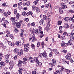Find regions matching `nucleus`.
I'll return each mask as SVG.
<instances>
[{"instance_id":"c756f323","label":"nucleus","mask_w":74,"mask_h":74,"mask_svg":"<svg viewBox=\"0 0 74 74\" xmlns=\"http://www.w3.org/2000/svg\"><path fill=\"white\" fill-rule=\"evenodd\" d=\"M62 8L63 9H64V8H67V5H63L62 6Z\"/></svg>"},{"instance_id":"aec40b11","label":"nucleus","mask_w":74,"mask_h":74,"mask_svg":"<svg viewBox=\"0 0 74 74\" xmlns=\"http://www.w3.org/2000/svg\"><path fill=\"white\" fill-rule=\"evenodd\" d=\"M43 56L44 57H46L47 56V53H46V51H45L43 52Z\"/></svg>"},{"instance_id":"052dcab7","label":"nucleus","mask_w":74,"mask_h":74,"mask_svg":"<svg viewBox=\"0 0 74 74\" xmlns=\"http://www.w3.org/2000/svg\"><path fill=\"white\" fill-rule=\"evenodd\" d=\"M64 21H68L69 20V18L67 17H66L64 18Z\"/></svg>"},{"instance_id":"c03bdc74","label":"nucleus","mask_w":74,"mask_h":74,"mask_svg":"<svg viewBox=\"0 0 74 74\" xmlns=\"http://www.w3.org/2000/svg\"><path fill=\"white\" fill-rule=\"evenodd\" d=\"M62 52H64V53H66V52H67V50H62Z\"/></svg>"},{"instance_id":"f704fd0d","label":"nucleus","mask_w":74,"mask_h":74,"mask_svg":"<svg viewBox=\"0 0 74 74\" xmlns=\"http://www.w3.org/2000/svg\"><path fill=\"white\" fill-rule=\"evenodd\" d=\"M4 22L6 24H8V23H9L8 21H7V20H4Z\"/></svg>"},{"instance_id":"9b49d317","label":"nucleus","mask_w":74,"mask_h":74,"mask_svg":"<svg viewBox=\"0 0 74 74\" xmlns=\"http://www.w3.org/2000/svg\"><path fill=\"white\" fill-rule=\"evenodd\" d=\"M22 69L19 68L18 70L19 74H22Z\"/></svg>"},{"instance_id":"3c124183","label":"nucleus","mask_w":74,"mask_h":74,"mask_svg":"<svg viewBox=\"0 0 74 74\" xmlns=\"http://www.w3.org/2000/svg\"><path fill=\"white\" fill-rule=\"evenodd\" d=\"M29 46V44H26L24 45V47H25V48L28 47Z\"/></svg>"},{"instance_id":"393cba45","label":"nucleus","mask_w":74,"mask_h":74,"mask_svg":"<svg viewBox=\"0 0 74 74\" xmlns=\"http://www.w3.org/2000/svg\"><path fill=\"white\" fill-rule=\"evenodd\" d=\"M61 44L62 47L64 46V45H65V44H65V43L63 41L61 42Z\"/></svg>"},{"instance_id":"5701e85b","label":"nucleus","mask_w":74,"mask_h":74,"mask_svg":"<svg viewBox=\"0 0 74 74\" xmlns=\"http://www.w3.org/2000/svg\"><path fill=\"white\" fill-rule=\"evenodd\" d=\"M0 64L1 65V66H4L5 65V63H4L3 62H0Z\"/></svg>"},{"instance_id":"f3484780","label":"nucleus","mask_w":74,"mask_h":74,"mask_svg":"<svg viewBox=\"0 0 74 74\" xmlns=\"http://www.w3.org/2000/svg\"><path fill=\"white\" fill-rule=\"evenodd\" d=\"M66 62V60L65 59H62V63H63V64H64Z\"/></svg>"},{"instance_id":"a19ab883","label":"nucleus","mask_w":74,"mask_h":74,"mask_svg":"<svg viewBox=\"0 0 74 74\" xmlns=\"http://www.w3.org/2000/svg\"><path fill=\"white\" fill-rule=\"evenodd\" d=\"M61 70L62 71H63V70H64V67L63 66H62L61 67Z\"/></svg>"},{"instance_id":"f257e3e1","label":"nucleus","mask_w":74,"mask_h":74,"mask_svg":"<svg viewBox=\"0 0 74 74\" xmlns=\"http://www.w3.org/2000/svg\"><path fill=\"white\" fill-rule=\"evenodd\" d=\"M18 64H17V66L19 67H21V66H22L21 64L23 63V62L22 61L19 60L18 61Z\"/></svg>"},{"instance_id":"9d476101","label":"nucleus","mask_w":74,"mask_h":74,"mask_svg":"<svg viewBox=\"0 0 74 74\" xmlns=\"http://www.w3.org/2000/svg\"><path fill=\"white\" fill-rule=\"evenodd\" d=\"M59 12L60 14H63V10H62V8L60 7L59 9Z\"/></svg>"},{"instance_id":"6e6d98bb","label":"nucleus","mask_w":74,"mask_h":74,"mask_svg":"<svg viewBox=\"0 0 74 74\" xmlns=\"http://www.w3.org/2000/svg\"><path fill=\"white\" fill-rule=\"evenodd\" d=\"M67 56L69 57V58H71V54L69 53H68V55Z\"/></svg>"},{"instance_id":"338daca9","label":"nucleus","mask_w":74,"mask_h":74,"mask_svg":"<svg viewBox=\"0 0 74 74\" xmlns=\"http://www.w3.org/2000/svg\"><path fill=\"white\" fill-rule=\"evenodd\" d=\"M25 21H26V22H28L29 21V18H26L25 19Z\"/></svg>"},{"instance_id":"603ef678","label":"nucleus","mask_w":74,"mask_h":74,"mask_svg":"<svg viewBox=\"0 0 74 74\" xmlns=\"http://www.w3.org/2000/svg\"><path fill=\"white\" fill-rule=\"evenodd\" d=\"M63 28V27L62 26H60L59 27V29L60 30H62V28Z\"/></svg>"},{"instance_id":"8fccbe9b","label":"nucleus","mask_w":74,"mask_h":74,"mask_svg":"<svg viewBox=\"0 0 74 74\" xmlns=\"http://www.w3.org/2000/svg\"><path fill=\"white\" fill-rule=\"evenodd\" d=\"M37 45L38 47H40V42H38Z\"/></svg>"},{"instance_id":"4be33fe9","label":"nucleus","mask_w":74,"mask_h":74,"mask_svg":"<svg viewBox=\"0 0 74 74\" xmlns=\"http://www.w3.org/2000/svg\"><path fill=\"white\" fill-rule=\"evenodd\" d=\"M36 11L37 12H40V9H39L38 7H36Z\"/></svg>"},{"instance_id":"72a5a7b5","label":"nucleus","mask_w":74,"mask_h":74,"mask_svg":"<svg viewBox=\"0 0 74 74\" xmlns=\"http://www.w3.org/2000/svg\"><path fill=\"white\" fill-rule=\"evenodd\" d=\"M62 24V21H58V25H60Z\"/></svg>"},{"instance_id":"a18cd8bd","label":"nucleus","mask_w":74,"mask_h":74,"mask_svg":"<svg viewBox=\"0 0 74 74\" xmlns=\"http://www.w3.org/2000/svg\"><path fill=\"white\" fill-rule=\"evenodd\" d=\"M16 12H17V10L16 9H14V13L15 14H16Z\"/></svg>"},{"instance_id":"f8f14e48","label":"nucleus","mask_w":74,"mask_h":74,"mask_svg":"<svg viewBox=\"0 0 74 74\" xmlns=\"http://www.w3.org/2000/svg\"><path fill=\"white\" fill-rule=\"evenodd\" d=\"M29 47L25 48L24 49V51H25V52H28V51H29Z\"/></svg>"},{"instance_id":"cd10ccee","label":"nucleus","mask_w":74,"mask_h":74,"mask_svg":"<svg viewBox=\"0 0 74 74\" xmlns=\"http://www.w3.org/2000/svg\"><path fill=\"white\" fill-rule=\"evenodd\" d=\"M31 46L32 47V49H34L35 48V46L34 45V44H32L31 45Z\"/></svg>"},{"instance_id":"473e14b6","label":"nucleus","mask_w":74,"mask_h":74,"mask_svg":"<svg viewBox=\"0 0 74 74\" xmlns=\"http://www.w3.org/2000/svg\"><path fill=\"white\" fill-rule=\"evenodd\" d=\"M49 6V4H47L45 5V7L46 8H48Z\"/></svg>"},{"instance_id":"2eb2a0df","label":"nucleus","mask_w":74,"mask_h":74,"mask_svg":"<svg viewBox=\"0 0 74 74\" xmlns=\"http://www.w3.org/2000/svg\"><path fill=\"white\" fill-rule=\"evenodd\" d=\"M40 38H42V37L44 36V35H43V32L42 31H41L40 32Z\"/></svg>"},{"instance_id":"69168bd1","label":"nucleus","mask_w":74,"mask_h":74,"mask_svg":"<svg viewBox=\"0 0 74 74\" xmlns=\"http://www.w3.org/2000/svg\"><path fill=\"white\" fill-rule=\"evenodd\" d=\"M71 35L72 36H74V32H72L71 33Z\"/></svg>"},{"instance_id":"79ce46f5","label":"nucleus","mask_w":74,"mask_h":74,"mask_svg":"<svg viewBox=\"0 0 74 74\" xmlns=\"http://www.w3.org/2000/svg\"><path fill=\"white\" fill-rule=\"evenodd\" d=\"M20 16V15H19V14H16V18L17 19H18L19 18Z\"/></svg>"},{"instance_id":"ea45409f","label":"nucleus","mask_w":74,"mask_h":74,"mask_svg":"<svg viewBox=\"0 0 74 74\" xmlns=\"http://www.w3.org/2000/svg\"><path fill=\"white\" fill-rule=\"evenodd\" d=\"M36 8V6L35 5H34L32 7V9L34 10Z\"/></svg>"},{"instance_id":"864d4df0","label":"nucleus","mask_w":74,"mask_h":74,"mask_svg":"<svg viewBox=\"0 0 74 74\" xmlns=\"http://www.w3.org/2000/svg\"><path fill=\"white\" fill-rule=\"evenodd\" d=\"M31 25L32 26H34L35 25V22H33L31 24Z\"/></svg>"},{"instance_id":"4468645a","label":"nucleus","mask_w":74,"mask_h":74,"mask_svg":"<svg viewBox=\"0 0 74 74\" xmlns=\"http://www.w3.org/2000/svg\"><path fill=\"white\" fill-rule=\"evenodd\" d=\"M29 57L28 56H25V57H24V58H23V60H25V61H27V59H28Z\"/></svg>"},{"instance_id":"37998d69","label":"nucleus","mask_w":74,"mask_h":74,"mask_svg":"<svg viewBox=\"0 0 74 74\" xmlns=\"http://www.w3.org/2000/svg\"><path fill=\"white\" fill-rule=\"evenodd\" d=\"M65 71L66 72H68V73H70V70L68 69H65Z\"/></svg>"},{"instance_id":"4d7b16f0","label":"nucleus","mask_w":74,"mask_h":74,"mask_svg":"<svg viewBox=\"0 0 74 74\" xmlns=\"http://www.w3.org/2000/svg\"><path fill=\"white\" fill-rule=\"evenodd\" d=\"M17 57H18L17 55H16V56H15L14 57V60H16V59Z\"/></svg>"},{"instance_id":"09e8293b","label":"nucleus","mask_w":74,"mask_h":74,"mask_svg":"<svg viewBox=\"0 0 74 74\" xmlns=\"http://www.w3.org/2000/svg\"><path fill=\"white\" fill-rule=\"evenodd\" d=\"M49 64L50 66H51V67H53V66H54V65H53V64L51 63H50Z\"/></svg>"},{"instance_id":"1a4fd4ad","label":"nucleus","mask_w":74,"mask_h":74,"mask_svg":"<svg viewBox=\"0 0 74 74\" xmlns=\"http://www.w3.org/2000/svg\"><path fill=\"white\" fill-rule=\"evenodd\" d=\"M44 22V19H42L39 22V23L40 25H42L43 23Z\"/></svg>"},{"instance_id":"bf43d9fd","label":"nucleus","mask_w":74,"mask_h":74,"mask_svg":"<svg viewBox=\"0 0 74 74\" xmlns=\"http://www.w3.org/2000/svg\"><path fill=\"white\" fill-rule=\"evenodd\" d=\"M52 56V52H51L49 55V57H51V56Z\"/></svg>"},{"instance_id":"49530a36","label":"nucleus","mask_w":74,"mask_h":74,"mask_svg":"<svg viewBox=\"0 0 74 74\" xmlns=\"http://www.w3.org/2000/svg\"><path fill=\"white\" fill-rule=\"evenodd\" d=\"M69 11L70 12H71V13H74V11L72 10H69Z\"/></svg>"},{"instance_id":"4c0bfd02","label":"nucleus","mask_w":74,"mask_h":74,"mask_svg":"<svg viewBox=\"0 0 74 74\" xmlns=\"http://www.w3.org/2000/svg\"><path fill=\"white\" fill-rule=\"evenodd\" d=\"M12 21V24L13 25H15L16 23V22L14 21Z\"/></svg>"},{"instance_id":"58836bf2","label":"nucleus","mask_w":74,"mask_h":74,"mask_svg":"<svg viewBox=\"0 0 74 74\" xmlns=\"http://www.w3.org/2000/svg\"><path fill=\"white\" fill-rule=\"evenodd\" d=\"M54 74H59L60 72L59 71H56V72L54 73Z\"/></svg>"},{"instance_id":"dca6fc26","label":"nucleus","mask_w":74,"mask_h":74,"mask_svg":"<svg viewBox=\"0 0 74 74\" xmlns=\"http://www.w3.org/2000/svg\"><path fill=\"white\" fill-rule=\"evenodd\" d=\"M74 36H73V35H72L70 37V41H73V40H74Z\"/></svg>"},{"instance_id":"5fc2aeb1","label":"nucleus","mask_w":74,"mask_h":74,"mask_svg":"<svg viewBox=\"0 0 74 74\" xmlns=\"http://www.w3.org/2000/svg\"><path fill=\"white\" fill-rule=\"evenodd\" d=\"M3 15L5 16H8L7 15V14L6 13V12H4L3 13Z\"/></svg>"},{"instance_id":"774afa93","label":"nucleus","mask_w":74,"mask_h":74,"mask_svg":"<svg viewBox=\"0 0 74 74\" xmlns=\"http://www.w3.org/2000/svg\"><path fill=\"white\" fill-rule=\"evenodd\" d=\"M32 74H36V72L34 71H32Z\"/></svg>"},{"instance_id":"680f3d73","label":"nucleus","mask_w":74,"mask_h":74,"mask_svg":"<svg viewBox=\"0 0 74 74\" xmlns=\"http://www.w3.org/2000/svg\"><path fill=\"white\" fill-rule=\"evenodd\" d=\"M33 39L32 40V42H34V41H36L37 39H36V38H33Z\"/></svg>"},{"instance_id":"39448f33","label":"nucleus","mask_w":74,"mask_h":74,"mask_svg":"<svg viewBox=\"0 0 74 74\" xmlns=\"http://www.w3.org/2000/svg\"><path fill=\"white\" fill-rule=\"evenodd\" d=\"M34 60L35 62H36V63L38 64L39 61H38V58L36 57H35L34 58Z\"/></svg>"},{"instance_id":"c9c22d12","label":"nucleus","mask_w":74,"mask_h":74,"mask_svg":"<svg viewBox=\"0 0 74 74\" xmlns=\"http://www.w3.org/2000/svg\"><path fill=\"white\" fill-rule=\"evenodd\" d=\"M68 45H71V40H69L68 42Z\"/></svg>"},{"instance_id":"7ed1b4c3","label":"nucleus","mask_w":74,"mask_h":74,"mask_svg":"<svg viewBox=\"0 0 74 74\" xmlns=\"http://www.w3.org/2000/svg\"><path fill=\"white\" fill-rule=\"evenodd\" d=\"M16 44L17 45V46L20 47V46L21 45V41H19L18 42H16Z\"/></svg>"},{"instance_id":"e433bc0d","label":"nucleus","mask_w":74,"mask_h":74,"mask_svg":"<svg viewBox=\"0 0 74 74\" xmlns=\"http://www.w3.org/2000/svg\"><path fill=\"white\" fill-rule=\"evenodd\" d=\"M65 58L67 60H69V59H70V57H69L67 55H66V56H65Z\"/></svg>"},{"instance_id":"de8ad7c7","label":"nucleus","mask_w":74,"mask_h":74,"mask_svg":"<svg viewBox=\"0 0 74 74\" xmlns=\"http://www.w3.org/2000/svg\"><path fill=\"white\" fill-rule=\"evenodd\" d=\"M2 74H10V72H6V73L5 72H3Z\"/></svg>"},{"instance_id":"2f4dec72","label":"nucleus","mask_w":74,"mask_h":74,"mask_svg":"<svg viewBox=\"0 0 74 74\" xmlns=\"http://www.w3.org/2000/svg\"><path fill=\"white\" fill-rule=\"evenodd\" d=\"M14 30L15 32L16 33H18V31H19V30L17 28H15Z\"/></svg>"},{"instance_id":"a878e982","label":"nucleus","mask_w":74,"mask_h":74,"mask_svg":"<svg viewBox=\"0 0 74 74\" xmlns=\"http://www.w3.org/2000/svg\"><path fill=\"white\" fill-rule=\"evenodd\" d=\"M10 19L11 21H15V17H13L10 18Z\"/></svg>"},{"instance_id":"a211bd4d","label":"nucleus","mask_w":74,"mask_h":74,"mask_svg":"<svg viewBox=\"0 0 74 74\" xmlns=\"http://www.w3.org/2000/svg\"><path fill=\"white\" fill-rule=\"evenodd\" d=\"M10 54H8L7 55L5 56V59H8V58H9V57H10Z\"/></svg>"},{"instance_id":"7c9ffc66","label":"nucleus","mask_w":74,"mask_h":74,"mask_svg":"<svg viewBox=\"0 0 74 74\" xmlns=\"http://www.w3.org/2000/svg\"><path fill=\"white\" fill-rule=\"evenodd\" d=\"M52 62H53V63L54 64H55L56 63V61L54 59H53L52 60Z\"/></svg>"},{"instance_id":"bb28decb","label":"nucleus","mask_w":74,"mask_h":74,"mask_svg":"<svg viewBox=\"0 0 74 74\" xmlns=\"http://www.w3.org/2000/svg\"><path fill=\"white\" fill-rule=\"evenodd\" d=\"M61 40H65L66 39V37L65 36H62L61 37Z\"/></svg>"},{"instance_id":"e2e57ef3","label":"nucleus","mask_w":74,"mask_h":74,"mask_svg":"<svg viewBox=\"0 0 74 74\" xmlns=\"http://www.w3.org/2000/svg\"><path fill=\"white\" fill-rule=\"evenodd\" d=\"M5 62L6 63H8L9 62V61L8 60V59H6L5 60Z\"/></svg>"},{"instance_id":"f03ea898","label":"nucleus","mask_w":74,"mask_h":74,"mask_svg":"<svg viewBox=\"0 0 74 74\" xmlns=\"http://www.w3.org/2000/svg\"><path fill=\"white\" fill-rule=\"evenodd\" d=\"M16 26L18 28H20L21 27V24L19 22L17 23L16 24Z\"/></svg>"},{"instance_id":"0eeeda50","label":"nucleus","mask_w":74,"mask_h":74,"mask_svg":"<svg viewBox=\"0 0 74 74\" xmlns=\"http://www.w3.org/2000/svg\"><path fill=\"white\" fill-rule=\"evenodd\" d=\"M23 54V51L22 50H20V51L18 53V55H19V56H21V55H22Z\"/></svg>"},{"instance_id":"b1692460","label":"nucleus","mask_w":74,"mask_h":74,"mask_svg":"<svg viewBox=\"0 0 74 74\" xmlns=\"http://www.w3.org/2000/svg\"><path fill=\"white\" fill-rule=\"evenodd\" d=\"M42 47V48H44V46L45 45V44H44V42H42L41 44Z\"/></svg>"},{"instance_id":"423d86ee","label":"nucleus","mask_w":74,"mask_h":74,"mask_svg":"<svg viewBox=\"0 0 74 74\" xmlns=\"http://www.w3.org/2000/svg\"><path fill=\"white\" fill-rule=\"evenodd\" d=\"M64 26L65 28H66V29H68L70 27L69 25H68V24H67V23H65L64 24Z\"/></svg>"},{"instance_id":"412c9836","label":"nucleus","mask_w":74,"mask_h":74,"mask_svg":"<svg viewBox=\"0 0 74 74\" xmlns=\"http://www.w3.org/2000/svg\"><path fill=\"white\" fill-rule=\"evenodd\" d=\"M43 54H42V53H40L39 54V58H41L42 57V56H43Z\"/></svg>"},{"instance_id":"c85d7f7f","label":"nucleus","mask_w":74,"mask_h":74,"mask_svg":"<svg viewBox=\"0 0 74 74\" xmlns=\"http://www.w3.org/2000/svg\"><path fill=\"white\" fill-rule=\"evenodd\" d=\"M10 37L12 40H13L14 39V37H13V35L12 34H10Z\"/></svg>"},{"instance_id":"6e6552de","label":"nucleus","mask_w":74,"mask_h":74,"mask_svg":"<svg viewBox=\"0 0 74 74\" xmlns=\"http://www.w3.org/2000/svg\"><path fill=\"white\" fill-rule=\"evenodd\" d=\"M9 64L11 66H13L14 65V62L13 61H10L9 63Z\"/></svg>"},{"instance_id":"13d9d810","label":"nucleus","mask_w":74,"mask_h":74,"mask_svg":"<svg viewBox=\"0 0 74 74\" xmlns=\"http://www.w3.org/2000/svg\"><path fill=\"white\" fill-rule=\"evenodd\" d=\"M48 11V8H45V13H46Z\"/></svg>"},{"instance_id":"20e7f679","label":"nucleus","mask_w":74,"mask_h":74,"mask_svg":"<svg viewBox=\"0 0 74 74\" xmlns=\"http://www.w3.org/2000/svg\"><path fill=\"white\" fill-rule=\"evenodd\" d=\"M43 20L44 19L45 20H47V21H48V19H49V16L47 18V17L45 15H43Z\"/></svg>"},{"instance_id":"ddd939ff","label":"nucleus","mask_w":74,"mask_h":74,"mask_svg":"<svg viewBox=\"0 0 74 74\" xmlns=\"http://www.w3.org/2000/svg\"><path fill=\"white\" fill-rule=\"evenodd\" d=\"M30 31L31 33L33 34V33H34V29L33 28H31L30 29Z\"/></svg>"},{"instance_id":"0e129e2a","label":"nucleus","mask_w":74,"mask_h":74,"mask_svg":"<svg viewBox=\"0 0 74 74\" xmlns=\"http://www.w3.org/2000/svg\"><path fill=\"white\" fill-rule=\"evenodd\" d=\"M20 36L21 37H23V32H21V33Z\"/></svg>"},{"instance_id":"6ab92c4d","label":"nucleus","mask_w":74,"mask_h":74,"mask_svg":"<svg viewBox=\"0 0 74 74\" xmlns=\"http://www.w3.org/2000/svg\"><path fill=\"white\" fill-rule=\"evenodd\" d=\"M19 51L17 49H15L14 50V53H18Z\"/></svg>"}]
</instances>
